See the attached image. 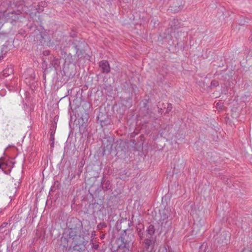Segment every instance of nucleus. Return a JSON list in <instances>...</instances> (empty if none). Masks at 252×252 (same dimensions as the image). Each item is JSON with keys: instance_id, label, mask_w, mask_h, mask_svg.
<instances>
[{"instance_id": "1", "label": "nucleus", "mask_w": 252, "mask_h": 252, "mask_svg": "<svg viewBox=\"0 0 252 252\" xmlns=\"http://www.w3.org/2000/svg\"><path fill=\"white\" fill-rule=\"evenodd\" d=\"M63 47L60 48L61 54L64 60V64L75 65L77 61L82 59L90 60V56L86 53L87 44L84 39L77 38L69 39Z\"/></svg>"}, {"instance_id": "2", "label": "nucleus", "mask_w": 252, "mask_h": 252, "mask_svg": "<svg viewBox=\"0 0 252 252\" xmlns=\"http://www.w3.org/2000/svg\"><path fill=\"white\" fill-rule=\"evenodd\" d=\"M34 21L27 25L29 29V32L31 36L33 37L34 41L41 44H45L49 39V35L46 31L41 25V22Z\"/></svg>"}, {"instance_id": "3", "label": "nucleus", "mask_w": 252, "mask_h": 252, "mask_svg": "<svg viewBox=\"0 0 252 252\" xmlns=\"http://www.w3.org/2000/svg\"><path fill=\"white\" fill-rule=\"evenodd\" d=\"M68 237L72 239L71 245L69 248L68 251L73 252H84L86 249V245L88 241L86 240L83 235L71 233L67 234Z\"/></svg>"}, {"instance_id": "4", "label": "nucleus", "mask_w": 252, "mask_h": 252, "mask_svg": "<svg viewBox=\"0 0 252 252\" xmlns=\"http://www.w3.org/2000/svg\"><path fill=\"white\" fill-rule=\"evenodd\" d=\"M25 13H28L26 10L7 7L3 15L7 22L14 25L18 21H21L25 18Z\"/></svg>"}, {"instance_id": "5", "label": "nucleus", "mask_w": 252, "mask_h": 252, "mask_svg": "<svg viewBox=\"0 0 252 252\" xmlns=\"http://www.w3.org/2000/svg\"><path fill=\"white\" fill-rule=\"evenodd\" d=\"M214 238L216 243L219 244H227L229 240L230 237V233L226 231H221L219 226L215 227L214 229Z\"/></svg>"}, {"instance_id": "6", "label": "nucleus", "mask_w": 252, "mask_h": 252, "mask_svg": "<svg viewBox=\"0 0 252 252\" xmlns=\"http://www.w3.org/2000/svg\"><path fill=\"white\" fill-rule=\"evenodd\" d=\"M66 226L68 228L66 232L67 234H70L72 232L75 234H79L83 228L82 221L76 218H71L68 220L66 222Z\"/></svg>"}, {"instance_id": "7", "label": "nucleus", "mask_w": 252, "mask_h": 252, "mask_svg": "<svg viewBox=\"0 0 252 252\" xmlns=\"http://www.w3.org/2000/svg\"><path fill=\"white\" fill-rule=\"evenodd\" d=\"M119 240H120L122 243L120 245L131 248L134 241V236L132 229L127 228L124 230Z\"/></svg>"}, {"instance_id": "8", "label": "nucleus", "mask_w": 252, "mask_h": 252, "mask_svg": "<svg viewBox=\"0 0 252 252\" xmlns=\"http://www.w3.org/2000/svg\"><path fill=\"white\" fill-rule=\"evenodd\" d=\"M122 89L125 93L128 94V98L131 101L132 99V96L136 95L137 92L138 91V89L136 85L129 83L127 82H125L123 84Z\"/></svg>"}, {"instance_id": "9", "label": "nucleus", "mask_w": 252, "mask_h": 252, "mask_svg": "<svg viewBox=\"0 0 252 252\" xmlns=\"http://www.w3.org/2000/svg\"><path fill=\"white\" fill-rule=\"evenodd\" d=\"M101 203L102 201H100V203L94 202V203L90 204L88 206L87 211L94 215L100 216L103 215L104 207L103 203Z\"/></svg>"}, {"instance_id": "10", "label": "nucleus", "mask_w": 252, "mask_h": 252, "mask_svg": "<svg viewBox=\"0 0 252 252\" xmlns=\"http://www.w3.org/2000/svg\"><path fill=\"white\" fill-rule=\"evenodd\" d=\"M126 144L121 139L117 140L115 143L114 148H113V153L115 156H121L125 154L126 151Z\"/></svg>"}, {"instance_id": "11", "label": "nucleus", "mask_w": 252, "mask_h": 252, "mask_svg": "<svg viewBox=\"0 0 252 252\" xmlns=\"http://www.w3.org/2000/svg\"><path fill=\"white\" fill-rule=\"evenodd\" d=\"M97 121L98 123L100 124L101 127L107 126L111 123L110 116L105 110L99 111L97 116Z\"/></svg>"}, {"instance_id": "12", "label": "nucleus", "mask_w": 252, "mask_h": 252, "mask_svg": "<svg viewBox=\"0 0 252 252\" xmlns=\"http://www.w3.org/2000/svg\"><path fill=\"white\" fill-rule=\"evenodd\" d=\"M138 235L141 240H144L143 242L145 244V248L149 252V250L152 251L154 248L155 244V238H149L144 236V233L141 232V230H138Z\"/></svg>"}, {"instance_id": "13", "label": "nucleus", "mask_w": 252, "mask_h": 252, "mask_svg": "<svg viewBox=\"0 0 252 252\" xmlns=\"http://www.w3.org/2000/svg\"><path fill=\"white\" fill-rule=\"evenodd\" d=\"M114 142V138L113 136H107L102 141L104 145L103 149V154H106V152H108V154L113 153V144Z\"/></svg>"}, {"instance_id": "14", "label": "nucleus", "mask_w": 252, "mask_h": 252, "mask_svg": "<svg viewBox=\"0 0 252 252\" xmlns=\"http://www.w3.org/2000/svg\"><path fill=\"white\" fill-rule=\"evenodd\" d=\"M50 62L49 67H53L55 68L56 71H57L58 68L60 67V59L56 58L54 56H50L49 58H43L42 59L43 63L47 66L48 62Z\"/></svg>"}, {"instance_id": "15", "label": "nucleus", "mask_w": 252, "mask_h": 252, "mask_svg": "<svg viewBox=\"0 0 252 252\" xmlns=\"http://www.w3.org/2000/svg\"><path fill=\"white\" fill-rule=\"evenodd\" d=\"M25 3V0H12V1H8L7 7L26 10L27 7H28L24 5Z\"/></svg>"}, {"instance_id": "16", "label": "nucleus", "mask_w": 252, "mask_h": 252, "mask_svg": "<svg viewBox=\"0 0 252 252\" xmlns=\"http://www.w3.org/2000/svg\"><path fill=\"white\" fill-rule=\"evenodd\" d=\"M158 224L160 226L159 233L163 232L166 233L171 228L172 218H170L169 220H159Z\"/></svg>"}, {"instance_id": "17", "label": "nucleus", "mask_w": 252, "mask_h": 252, "mask_svg": "<svg viewBox=\"0 0 252 252\" xmlns=\"http://www.w3.org/2000/svg\"><path fill=\"white\" fill-rule=\"evenodd\" d=\"M184 4V0H171L170 7L172 11L177 12L183 8Z\"/></svg>"}, {"instance_id": "18", "label": "nucleus", "mask_w": 252, "mask_h": 252, "mask_svg": "<svg viewBox=\"0 0 252 252\" xmlns=\"http://www.w3.org/2000/svg\"><path fill=\"white\" fill-rule=\"evenodd\" d=\"M101 186L102 189L105 192L108 190L112 191L113 185L111 181L104 176H103L101 180Z\"/></svg>"}, {"instance_id": "19", "label": "nucleus", "mask_w": 252, "mask_h": 252, "mask_svg": "<svg viewBox=\"0 0 252 252\" xmlns=\"http://www.w3.org/2000/svg\"><path fill=\"white\" fill-rule=\"evenodd\" d=\"M99 67L101 69V72L107 74L110 71V64L107 61L103 60L99 63Z\"/></svg>"}, {"instance_id": "20", "label": "nucleus", "mask_w": 252, "mask_h": 252, "mask_svg": "<svg viewBox=\"0 0 252 252\" xmlns=\"http://www.w3.org/2000/svg\"><path fill=\"white\" fill-rule=\"evenodd\" d=\"M159 214L160 218L159 220H169L170 217V210L168 209V208H163L162 209L159 210Z\"/></svg>"}, {"instance_id": "21", "label": "nucleus", "mask_w": 252, "mask_h": 252, "mask_svg": "<svg viewBox=\"0 0 252 252\" xmlns=\"http://www.w3.org/2000/svg\"><path fill=\"white\" fill-rule=\"evenodd\" d=\"M156 229L153 224H150L147 227L146 232L144 234V236L149 238H155L154 235L155 233Z\"/></svg>"}, {"instance_id": "22", "label": "nucleus", "mask_w": 252, "mask_h": 252, "mask_svg": "<svg viewBox=\"0 0 252 252\" xmlns=\"http://www.w3.org/2000/svg\"><path fill=\"white\" fill-rule=\"evenodd\" d=\"M149 99H145L142 101V107L141 108V111L143 112L144 116L149 114L151 112L148 105Z\"/></svg>"}, {"instance_id": "23", "label": "nucleus", "mask_w": 252, "mask_h": 252, "mask_svg": "<svg viewBox=\"0 0 252 252\" xmlns=\"http://www.w3.org/2000/svg\"><path fill=\"white\" fill-rule=\"evenodd\" d=\"M68 239L70 238L67 236V233H64L60 238V246L64 249H67L68 247Z\"/></svg>"}, {"instance_id": "24", "label": "nucleus", "mask_w": 252, "mask_h": 252, "mask_svg": "<svg viewBox=\"0 0 252 252\" xmlns=\"http://www.w3.org/2000/svg\"><path fill=\"white\" fill-rule=\"evenodd\" d=\"M47 6V2L45 0L40 1L38 4L35 6L30 5L29 7H35L36 12L41 13L43 11L44 8Z\"/></svg>"}, {"instance_id": "25", "label": "nucleus", "mask_w": 252, "mask_h": 252, "mask_svg": "<svg viewBox=\"0 0 252 252\" xmlns=\"http://www.w3.org/2000/svg\"><path fill=\"white\" fill-rule=\"evenodd\" d=\"M7 40V38L3 34L0 33V44L1 45L2 48L1 52L6 53L7 50V46L4 45L3 43Z\"/></svg>"}, {"instance_id": "26", "label": "nucleus", "mask_w": 252, "mask_h": 252, "mask_svg": "<svg viewBox=\"0 0 252 252\" xmlns=\"http://www.w3.org/2000/svg\"><path fill=\"white\" fill-rule=\"evenodd\" d=\"M0 169H1L3 172L4 173L5 170H7L9 168V165L7 161H4L3 160V158L1 157L0 158Z\"/></svg>"}, {"instance_id": "27", "label": "nucleus", "mask_w": 252, "mask_h": 252, "mask_svg": "<svg viewBox=\"0 0 252 252\" xmlns=\"http://www.w3.org/2000/svg\"><path fill=\"white\" fill-rule=\"evenodd\" d=\"M130 247H127V246L120 244L118 245L115 252H130Z\"/></svg>"}, {"instance_id": "28", "label": "nucleus", "mask_w": 252, "mask_h": 252, "mask_svg": "<svg viewBox=\"0 0 252 252\" xmlns=\"http://www.w3.org/2000/svg\"><path fill=\"white\" fill-rule=\"evenodd\" d=\"M102 88L105 91V93H111L113 91L112 87L110 84H104L102 85Z\"/></svg>"}, {"instance_id": "29", "label": "nucleus", "mask_w": 252, "mask_h": 252, "mask_svg": "<svg viewBox=\"0 0 252 252\" xmlns=\"http://www.w3.org/2000/svg\"><path fill=\"white\" fill-rule=\"evenodd\" d=\"M87 130V125L84 122L81 125L79 126V132L81 134H83Z\"/></svg>"}, {"instance_id": "30", "label": "nucleus", "mask_w": 252, "mask_h": 252, "mask_svg": "<svg viewBox=\"0 0 252 252\" xmlns=\"http://www.w3.org/2000/svg\"><path fill=\"white\" fill-rule=\"evenodd\" d=\"M7 163H8V164L9 165V168L7 169V170H5L4 171V173L6 174H7V175H9L11 172V169L13 168V165L14 164V162H13L11 160H6Z\"/></svg>"}, {"instance_id": "31", "label": "nucleus", "mask_w": 252, "mask_h": 252, "mask_svg": "<svg viewBox=\"0 0 252 252\" xmlns=\"http://www.w3.org/2000/svg\"><path fill=\"white\" fill-rule=\"evenodd\" d=\"M59 182L58 181H55L54 182V185L52 186L50 188V192H54L57 189L59 188Z\"/></svg>"}, {"instance_id": "32", "label": "nucleus", "mask_w": 252, "mask_h": 252, "mask_svg": "<svg viewBox=\"0 0 252 252\" xmlns=\"http://www.w3.org/2000/svg\"><path fill=\"white\" fill-rule=\"evenodd\" d=\"M107 226V224L104 222H102L97 224V228L98 230L101 231Z\"/></svg>"}, {"instance_id": "33", "label": "nucleus", "mask_w": 252, "mask_h": 252, "mask_svg": "<svg viewBox=\"0 0 252 252\" xmlns=\"http://www.w3.org/2000/svg\"><path fill=\"white\" fill-rule=\"evenodd\" d=\"M43 57L42 58V60L43 58H49L50 56H53L50 54V51L49 50H45L43 52Z\"/></svg>"}, {"instance_id": "34", "label": "nucleus", "mask_w": 252, "mask_h": 252, "mask_svg": "<svg viewBox=\"0 0 252 252\" xmlns=\"http://www.w3.org/2000/svg\"><path fill=\"white\" fill-rule=\"evenodd\" d=\"M231 77H232V72H230V74L226 73L224 75H222L221 77L223 78V80H225L226 79L229 80V79Z\"/></svg>"}, {"instance_id": "35", "label": "nucleus", "mask_w": 252, "mask_h": 252, "mask_svg": "<svg viewBox=\"0 0 252 252\" xmlns=\"http://www.w3.org/2000/svg\"><path fill=\"white\" fill-rule=\"evenodd\" d=\"M170 246L166 245L161 248L159 250V252H168Z\"/></svg>"}, {"instance_id": "36", "label": "nucleus", "mask_w": 252, "mask_h": 252, "mask_svg": "<svg viewBox=\"0 0 252 252\" xmlns=\"http://www.w3.org/2000/svg\"><path fill=\"white\" fill-rule=\"evenodd\" d=\"M69 34L70 37L73 38L72 39H75L74 38L77 37V32L73 30H71V31L69 33Z\"/></svg>"}, {"instance_id": "37", "label": "nucleus", "mask_w": 252, "mask_h": 252, "mask_svg": "<svg viewBox=\"0 0 252 252\" xmlns=\"http://www.w3.org/2000/svg\"><path fill=\"white\" fill-rule=\"evenodd\" d=\"M219 85V82L217 80H212L211 82V86L213 87H216Z\"/></svg>"}, {"instance_id": "38", "label": "nucleus", "mask_w": 252, "mask_h": 252, "mask_svg": "<svg viewBox=\"0 0 252 252\" xmlns=\"http://www.w3.org/2000/svg\"><path fill=\"white\" fill-rule=\"evenodd\" d=\"M172 106L171 103H168L167 104V107L166 108V110L165 111V113L168 114L172 110Z\"/></svg>"}, {"instance_id": "39", "label": "nucleus", "mask_w": 252, "mask_h": 252, "mask_svg": "<svg viewBox=\"0 0 252 252\" xmlns=\"http://www.w3.org/2000/svg\"><path fill=\"white\" fill-rule=\"evenodd\" d=\"M57 127V123L55 122L54 123L52 124V126L50 127V130L51 131H55Z\"/></svg>"}, {"instance_id": "40", "label": "nucleus", "mask_w": 252, "mask_h": 252, "mask_svg": "<svg viewBox=\"0 0 252 252\" xmlns=\"http://www.w3.org/2000/svg\"><path fill=\"white\" fill-rule=\"evenodd\" d=\"M122 220H118L116 222V227L117 229H120L121 228V227H119V224H121L122 222Z\"/></svg>"}, {"instance_id": "41", "label": "nucleus", "mask_w": 252, "mask_h": 252, "mask_svg": "<svg viewBox=\"0 0 252 252\" xmlns=\"http://www.w3.org/2000/svg\"><path fill=\"white\" fill-rule=\"evenodd\" d=\"M55 132L54 131H51L50 134V141H54L55 140V137H54V134Z\"/></svg>"}, {"instance_id": "42", "label": "nucleus", "mask_w": 252, "mask_h": 252, "mask_svg": "<svg viewBox=\"0 0 252 252\" xmlns=\"http://www.w3.org/2000/svg\"><path fill=\"white\" fill-rule=\"evenodd\" d=\"M99 247L98 244L92 243V248L94 250H97Z\"/></svg>"}, {"instance_id": "43", "label": "nucleus", "mask_w": 252, "mask_h": 252, "mask_svg": "<svg viewBox=\"0 0 252 252\" xmlns=\"http://www.w3.org/2000/svg\"><path fill=\"white\" fill-rule=\"evenodd\" d=\"M8 223L7 222H3L2 223V224L0 226V229H2V228H4L6 226V225H7Z\"/></svg>"}, {"instance_id": "44", "label": "nucleus", "mask_w": 252, "mask_h": 252, "mask_svg": "<svg viewBox=\"0 0 252 252\" xmlns=\"http://www.w3.org/2000/svg\"><path fill=\"white\" fill-rule=\"evenodd\" d=\"M163 112V109L162 108H159V107H158V113L161 115Z\"/></svg>"}, {"instance_id": "45", "label": "nucleus", "mask_w": 252, "mask_h": 252, "mask_svg": "<svg viewBox=\"0 0 252 252\" xmlns=\"http://www.w3.org/2000/svg\"><path fill=\"white\" fill-rule=\"evenodd\" d=\"M241 252H252L251 250L248 249L244 248Z\"/></svg>"}, {"instance_id": "46", "label": "nucleus", "mask_w": 252, "mask_h": 252, "mask_svg": "<svg viewBox=\"0 0 252 252\" xmlns=\"http://www.w3.org/2000/svg\"><path fill=\"white\" fill-rule=\"evenodd\" d=\"M132 221H130L128 222V226L129 227H130V226H131V225H132Z\"/></svg>"}, {"instance_id": "47", "label": "nucleus", "mask_w": 252, "mask_h": 252, "mask_svg": "<svg viewBox=\"0 0 252 252\" xmlns=\"http://www.w3.org/2000/svg\"><path fill=\"white\" fill-rule=\"evenodd\" d=\"M52 141V143H51V147H54V141Z\"/></svg>"}, {"instance_id": "48", "label": "nucleus", "mask_w": 252, "mask_h": 252, "mask_svg": "<svg viewBox=\"0 0 252 252\" xmlns=\"http://www.w3.org/2000/svg\"><path fill=\"white\" fill-rule=\"evenodd\" d=\"M168 252H174V251H173L172 250V248L170 247Z\"/></svg>"}, {"instance_id": "49", "label": "nucleus", "mask_w": 252, "mask_h": 252, "mask_svg": "<svg viewBox=\"0 0 252 252\" xmlns=\"http://www.w3.org/2000/svg\"><path fill=\"white\" fill-rule=\"evenodd\" d=\"M126 105L127 107H130L131 105V102L130 103H128V104L127 105V104H126Z\"/></svg>"}, {"instance_id": "50", "label": "nucleus", "mask_w": 252, "mask_h": 252, "mask_svg": "<svg viewBox=\"0 0 252 252\" xmlns=\"http://www.w3.org/2000/svg\"><path fill=\"white\" fill-rule=\"evenodd\" d=\"M249 40H250L252 41V33L251 35L249 37Z\"/></svg>"}, {"instance_id": "51", "label": "nucleus", "mask_w": 252, "mask_h": 252, "mask_svg": "<svg viewBox=\"0 0 252 252\" xmlns=\"http://www.w3.org/2000/svg\"><path fill=\"white\" fill-rule=\"evenodd\" d=\"M30 252H36L35 251L34 249H31L30 251Z\"/></svg>"}, {"instance_id": "52", "label": "nucleus", "mask_w": 252, "mask_h": 252, "mask_svg": "<svg viewBox=\"0 0 252 252\" xmlns=\"http://www.w3.org/2000/svg\"><path fill=\"white\" fill-rule=\"evenodd\" d=\"M104 236H105V234H103L101 236V237H101V239H103V238H104Z\"/></svg>"}, {"instance_id": "53", "label": "nucleus", "mask_w": 252, "mask_h": 252, "mask_svg": "<svg viewBox=\"0 0 252 252\" xmlns=\"http://www.w3.org/2000/svg\"><path fill=\"white\" fill-rule=\"evenodd\" d=\"M249 54L252 56V50L249 52Z\"/></svg>"}, {"instance_id": "54", "label": "nucleus", "mask_w": 252, "mask_h": 252, "mask_svg": "<svg viewBox=\"0 0 252 252\" xmlns=\"http://www.w3.org/2000/svg\"><path fill=\"white\" fill-rule=\"evenodd\" d=\"M85 116H86V117H85V119H86V121H87V114H85Z\"/></svg>"}, {"instance_id": "55", "label": "nucleus", "mask_w": 252, "mask_h": 252, "mask_svg": "<svg viewBox=\"0 0 252 252\" xmlns=\"http://www.w3.org/2000/svg\"><path fill=\"white\" fill-rule=\"evenodd\" d=\"M3 59V56H0V60H2Z\"/></svg>"}, {"instance_id": "56", "label": "nucleus", "mask_w": 252, "mask_h": 252, "mask_svg": "<svg viewBox=\"0 0 252 252\" xmlns=\"http://www.w3.org/2000/svg\"><path fill=\"white\" fill-rule=\"evenodd\" d=\"M83 115H82V116H81V118H82V121H84V119H83Z\"/></svg>"}, {"instance_id": "57", "label": "nucleus", "mask_w": 252, "mask_h": 252, "mask_svg": "<svg viewBox=\"0 0 252 252\" xmlns=\"http://www.w3.org/2000/svg\"><path fill=\"white\" fill-rule=\"evenodd\" d=\"M2 236H0V240L2 239Z\"/></svg>"}, {"instance_id": "58", "label": "nucleus", "mask_w": 252, "mask_h": 252, "mask_svg": "<svg viewBox=\"0 0 252 252\" xmlns=\"http://www.w3.org/2000/svg\"><path fill=\"white\" fill-rule=\"evenodd\" d=\"M133 141V143H134V142H135V140H132Z\"/></svg>"}, {"instance_id": "59", "label": "nucleus", "mask_w": 252, "mask_h": 252, "mask_svg": "<svg viewBox=\"0 0 252 252\" xmlns=\"http://www.w3.org/2000/svg\"><path fill=\"white\" fill-rule=\"evenodd\" d=\"M57 120V119H56V117L54 118V121Z\"/></svg>"}, {"instance_id": "60", "label": "nucleus", "mask_w": 252, "mask_h": 252, "mask_svg": "<svg viewBox=\"0 0 252 252\" xmlns=\"http://www.w3.org/2000/svg\"><path fill=\"white\" fill-rule=\"evenodd\" d=\"M57 120V119H56V117L54 118V121Z\"/></svg>"}, {"instance_id": "61", "label": "nucleus", "mask_w": 252, "mask_h": 252, "mask_svg": "<svg viewBox=\"0 0 252 252\" xmlns=\"http://www.w3.org/2000/svg\"><path fill=\"white\" fill-rule=\"evenodd\" d=\"M0 252H2V250L0 249Z\"/></svg>"}, {"instance_id": "62", "label": "nucleus", "mask_w": 252, "mask_h": 252, "mask_svg": "<svg viewBox=\"0 0 252 252\" xmlns=\"http://www.w3.org/2000/svg\"><path fill=\"white\" fill-rule=\"evenodd\" d=\"M148 252H152L151 251H149Z\"/></svg>"}]
</instances>
